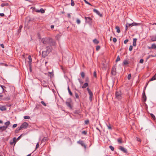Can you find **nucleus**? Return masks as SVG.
Segmentation results:
<instances>
[{
  "instance_id": "f257e3e1",
  "label": "nucleus",
  "mask_w": 156,
  "mask_h": 156,
  "mask_svg": "<svg viewBox=\"0 0 156 156\" xmlns=\"http://www.w3.org/2000/svg\"><path fill=\"white\" fill-rule=\"evenodd\" d=\"M50 38H43L42 39L41 42L44 44L46 45H49L50 44Z\"/></svg>"
},
{
  "instance_id": "f03ea898",
  "label": "nucleus",
  "mask_w": 156,
  "mask_h": 156,
  "mask_svg": "<svg viewBox=\"0 0 156 156\" xmlns=\"http://www.w3.org/2000/svg\"><path fill=\"white\" fill-rule=\"evenodd\" d=\"M122 94L120 90H117L115 93V98L118 100H120L122 98Z\"/></svg>"
},
{
  "instance_id": "7ed1b4c3",
  "label": "nucleus",
  "mask_w": 156,
  "mask_h": 156,
  "mask_svg": "<svg viewBox=\"0 0 156 156\" xmlns=\"http://www.w3.org/2000/svg\"><path fill=\"white\" fill-rule=\"evenodd\" d=\"M72 102V101L71 99V98H69L67 99V101L66 102V105L70 109H72L73 107L72 105H71Z\"/></svg>"
},
{
  "instance_id": "20e7f679",
  "label": "nucleus",
  "mask_w": 156,
  "mask_h": 156,
  "mask_svg": "<svg viewBox=\"0 0 156 156\" xmlns=\"http://www.w3.org/2000/svg\"><path fill=\"white\" fill-rule=\"evenodd\" d=\"M34 20V18H31L29 16H27L26 19L25 24L28 26L30 22L33 21Z\"/></svg>"
},
{
  "instance_id": "39448f33",
  "label": "nucleus",
  "mask_w": 156,
  "mask_h": 156,
  "mask_svg": "<svg viewBox=\"0 0 156 156\" xmlns=\"http://www.w3.org/2000/svg\"><path fill=\"white\" fill-rule=\"evenodd\" d=\"M84 18L86 20V21L87 23L90 25H91L92 22V19L90 17H86L85 16Z\"/></svg>"
},
{
  "instance_id": "423d86ee",
  "label": "nucleus",
  "mask_w": 156,
  "mask_h": 156,
  "mask_svg": "<svg viewBox=\"0 0 156 156\" xmlns=\"http://www.w3.org/2000/svg\"><path fill=\"white\" fill-rule=\"evenodd\" d=\"M87 90L90 95L89 97V100L90 101H92V98L93 96V93L88 87L87 88Z\"/></svg>"
},
{
  "instance_id": "0eeeda50",
  "label": "nucleus",
  "mask_w": 156,
  "mask_h": 156,
  "mask_svg": "<svg viewBox=\"0 0 156 156\" xmlns=\"http://www.w3.org/2000/svg\"><path fill=\"white\" fill-rule=\"evenodd\" d=\"M28 125V124L27 122H24L20 126V129H26L27 128Z\"/></svg>"
},
{
  "instance_id": "6e6552de",
  "label": "nucleus",
  "mask_w": 156,
  "mask_h": 156,
  "mask_svg": "<svg viewBox=\"0 0 156 156\" xmlns=\"http://www.w3.org/2000/svg\"><path fill=\"white\" fill-rule=\"evenodd\" d=\"M49 45H51L52 47V46H55L56 45V42L55 40H53L52 38H51Z\"/></svg>"
},
{
  "instance_id": "1a4fd4ad",
  "label": "nucleus",
  "mask_w": 156,
  "mask_h": 156,
  "mask_svg": "<svg viewBox=\"0 0 156 156\" xmlns=\"http://www.w3.org/2000/svg\"><path fill=\"white\" fill-rule=\"evenodd\" d=\"M46 50L44 51H43L42 53V57L43 58H45L49 54Z\"/></svg>"
},
{
  "instance_id": "9d476101",
  "label": "nucleus",
  "mask_w": 156,
  "mask_h": 156,
  "mask_svg": "<svg viewBox=\"0 0 156 156\" xmlns=\"http://www.w3.org/2000/svg\"><path fill=\"white\" fill-rule=\"evenodd\" d=\"M77 143L80 144L85 149H86V146L83 141L80 140L77 142Z\"/></svg>"
},
{
  "instance_id": "9b49d317",
  "label": "nucleus",
  "mask_w": 156,
  "mask_h": 156,
  "mask_svg": "<svg viewBox=\"0 0 156 156\" xmlns=\"http://www.w3.org/2000/svg\"><path fill=\"white\" fill-rule=\"evenodd\" d=\"M116 68L115 67H113L111 70V73L112 75H115L116 74Z\"/></svg>"
},
{
  "instance_id": "f8f14e48",
  "label": "nucleus",
  "mask_w": 156,
  "mask_h": 156,
  "mask_svg": "<svg viewBox=\"0 0 156 156\" xmlns=\"http://www.w3.org/2000/svg\"><path fill=\"white\" fill-rule=\"evenodd\" d=\"M142 98H143L144 100V102H145L147 100V97L145 94V90H144V91L143 92Z\"/></svg>"
},
{
  "instance_id": "ddd939ff",
  "label": "nucleus",
  "mask_w": 156,
  "mask_h": 156,
  "mask_svg": "<svg viewBox=\"0 0 156 156\" xmlns=\"http://www.w3.org/2000/svg\"><path fill=\"white\" fill-rule=\"evenodd\" d=\"M46 51L49 53H50L51 52L52 50V47L51 45H48L46 47Z\"/></svg>"
},
{
  "instance_id": "4468645a",
  "label": "nucleus",
  "mask_w": 156,
  "mask_h": 156,
  "mask_svg": "<svg viewBox=\"0 0 156 156\" xmlns=\"http://www.w3.org/2000/svg\"><path fill=\"white\" fill-rule=\"evenodd\" d=\"M1 88H0V94L2 92H6V90L5 89H4V87H5V86L3 85H1L0 87Z\"/></svg>"
},
{
  "instance_id": "2eb2a0df",
  "label": "nucleus",
  "mask_w": 156,
  "mask_h": 156,
  "mask_svg": "<svg viewBox=\"0 0 156 156\" xmlns=\"http://www.w3.org/2000/svg\"><path fill=\"white\" fill-rule=\"evenodd\" d=\"M93 11L94 12L96 13L97 14H98L99 16L101 17H102V14L100 13V12L97 9H93Z\"/></svg>"
},
{
  "instance_id": "dca6fc26",
  "label": "nucleus",
  "mask_w": 156,
  "mask_h": 156,
  "mask_svg": "<svg viewBox=\"0 0 156 156\" xmlns=\"http://www.w3.org/2000/svg\"><path fill=\"white\" fill-rule=\"evenodd\" d=\"M122 66L124 67L125 69L127 67V59H125L122 64Z\"/></svg>"
},
{
  "instance_id": "f3484780",
  "label": "nucleus",
  "mask_w": 156,
  "mask_h": 156,
  "mask_svg": "<svg viewBox=\"0 0 156 156\" xmlns=\"http://www.w3.org/2000/svg\"><path fill=\"white\" fill-rule=\"evenodd\" d=\"M128 25V26H127V27H131L133 26H136L137 25V24L135 23H127V25Z\"/></svg>"
},
{
  "instance_id": "a211bd4d",
  "label": "nucleus",
  "mask_w": 156,
  "mask_h": 156,
  "mask_svg": "<svg viewBox=\"0 0 156 156\" xmlns=\"http://www.w3.org/2000/svg\"><path fill=\"white\" fill-rule=\"evenodd\" d=\"M119 149L122 151L124 153L127 152V151L126 149L122 146H119Z\"/></svg>"
},
{
  "instance_id": "6ab92c4d",
  "label": "nucleus",
  "mask_w": 156,
  "mask_h": 156,
  "mask_svg": "<svg viewBox=\"0 0 156 156\" xmlns=\"http://www.w3.org/2000/svg\"><path fill=\"white\" fill-rule=\"evenodd\" d=\"M6 110V108L5 106H0V110L2 111H4Z\"/></svg>"
},
{
  "instance_id": "aec40b11",
  "label": "nucleus",
  "mask_w": 156,
  "mask_h": 156,
  "mask_svg": "<svg viewBox=\"0 0 156 156\" xmlns=\"http://www.w3.org/2000/svg\"><path fill=\"white\" fill-rule=\"evenodd\" d=\"M29 59L28 61V63L29 64V65H31V62L32 61V58L30 55H29L28 57Z\"/></svg>"
},
{
  "instance_id": "412c9836",
  "label": "nucleus",
  "mask_w": 156,
  "mask_h": 156,
  "mask_svg": "<svg viewBox=\"0 0 156 156\" xmlns=\"http://www.w3.org/2000/svg\"><path fill=\"white\" fill-rule=\"evenodd\" d=\"M7 129V127H5V126H0V129L1 131H3Z\"/></svg>"
},
{
  "instance_id": "4be33fe9",
  "label": "nucleus",
  "mask_w": 156,
  "mask_h": 156,
  "mask_svg": "<svg viewBox=\"0 0 156 156\" xmlns=\"http://www.w3.org/2000/svg\"><path fill=\"white\" fill-rule=\"evenodd\" d=\"M137 41L136 38H134L133 39V46L136 47V42Z\"/></svg>"
},
{
  "instance_id": "5701e85b",
  "label": "nucleus",
  "mask_w": 156,
  "mask_h": 156,
  "mask_svg": "<svg viewBox=\"0 0 156 156\" xmlns=\"http://www.w3.org/2000/svg\"><path fill=\"white\" fill-rule=\"evenodd\" d=\"M88 86V84L87 83H85L83 86H82V88L84 89L86 88Z\"/></svg>"
},
{
  "instance_id": "b1692460",
  "label": "nucleus",
  "mask_w": 156,
  "mask_h": 156,
  "mask_svg": "<svg viewBox=\"0 0 156 156\" xmlns=\"http://www.w3.org/2000/svg\"><path fill=\"white\" fill-rule=\"evenodd\" d=\"M156 79V74H155L150 80L149 81H152Z\"/></svg>"
},
{
  "instance_id": "393cba45",
  "label": "nucleus",
  "mask_w": 156,
  "mask_h": 156,
  "mask_svg": "<svg viewBox=\"0 0 156 156\" xmlns=\"http://www.w3.org/2000/svg\"><path fill=\"white\" fill-rule=\"evenodd\" d=\"M115 29L116 30V32L118 33H119L120 32V30L119 27L118 26L115 27Z\"/></svg>"
},
{
  "instance_id": "a878e982",
  "label": "nucleus",
  "mask_w": 156,
  "mask_h": 156,
  "mask_svg": "<svg viewBox=\"0 0 156 156\" xmlns=\"http://www.w3.org/2000/svg\"><path fill=\"white\" fill-rule=\"evenodd\" d=\"M151 40L153 41H156V35L153 36L151 38Z\"/></svg>"
},
{
  "instance_id": "bb28decb",
  "label": "nucleus",
  "mask_w": 156,
  "mask_h": 156,
  "mask_svg": "<svg viewBox=\"0 0 156 156\" xmlns=\"http://www.w3.org/2000/svg\"><path fill=\"white\" fill-rule=\"evenodd\" d=\"M106 125L108 129L109 130L112 129V128L111 126V125L109 123L108 124H106Z\"/></svg>"
},
{
  "instance_id": "cd10ccee",
  "label": "nucleus",
  "mask_w": 156,
  "mask_h": 156,
  "mask_svg": "<svg viewBox=\"0 0 156 156\" xmlns=\"http://www.w3.org/2000/svg\"><path fill=\"white\" fill-rule=\"evenodd\" d=\"M152 48L153 49H156V45L155 44H152L151 47L149 48Z\"/></svg>"
},
{
  "instance_id": "c85d7f7f",
  "label": "nucleus",
  "mask_w": 156,
  "mask_h": 156,
  "mask_svg": "<svg viewBox=\"0 0 156 156\" xmlns=\"http://www.w3.org/2000/svg\"><path fill=\"white\" fill-rule=\"evenodd\" d=\"M93 42L96 44H98L99 43V41L97 39H95L93 40Z\"/></svg>"
},
{
  "instance_id": "c756f323",
  "label": "nucleus",
  "mask_w": 156,
  "mask_h": 156,
  "mask_svg": "<svg viewBox=\"0 0 156 156\" xmlns=\"http://www.w3.org/2000/svg\"><path fill=\"white\" fill-rule=\"evenodd\" d=\"M67 89H68V90L69 93V94H70V95L71 96H72L73 95V93L71 91L69 86H68Z\"/></svg>"
},
{
  "instance_id": "7c9ffc66",
  "label": "nucleus",
  "mask_w": 156,
  "mask_h": 156,
  "mask_svg": "<svg viewBox=\"0 0 156 156\" xmlns=\"http://www.w3.org/2000/svg\"><path fill=\"white\" fill-rule=\"evenodd\" d=\"M75 94L76 98L78 99V100H80V99L79 98V95L76 92H75Z\"/></svg>"
},
{
  "instance_id": "2f4dec72",
  "label": "nucleus",
  "mask_w": 156,
  "mask_h": 156,
  "mask_svg": "<svg viewBox=\"0 0 156 156\" xmlns=\"http://www.w3.org/2000/svg\"><path fill=\"white\" fill-rule=\"evenodd\" d=\"M48 73H49L48 76H50L51 78V77L54 76V74L53 73V72H48Z\"/></svg>"
},
{
  "instance_id": "473e14b6",
  "label": "nucleus",
  "mask_w": 156,
  "mask_h": 156,
  "mask_svg": "<svg viewBox=\"0 0 156 156\" xmlns=\"http://www.w3.org/2000/svg\"><path fill=\"white\" fill-rule=\"evenodd\" d=\"M5 125L6 126L5 127H7V128L9 125L10 124V122L9 121H8L5 122Z\"/></svg>"
},
{
  "instance_id": "72a5a7b5",
  "label": "nucleus",
  "mask_w": 156,
  "mask_h": 156,
  "mask_svg": "<svg viewBox=\"0 0 156 156\" xmlns=\"http://www.w3.org/2000/svg\"><path fill=\"white\" fill-rule=\"evenodd\" d=\"M48 140V138L47 137H44L42 140V142L46 141Z\"/></svg>"
},
{
  "instance_id": "f704fd0d",
  "label": "nucleus",
  "mask_w": 156,
  "mask_h": 156,
  "mask_svg": "<svg viewBox=\"0 0 156 156\" xmlns=\"http://www.w3.org/2000/svg\"><path fill=\"white\" fill-rule=\"evenodd\" d=\"M21 129H20V127H18L17 129H16L15 131V133H17Z\"/></svg>"
},
{
  "instance_id": "c9c22d12",
  "label": "nucleus",
  "mask_w": 156,
  "mask_h": 156,
  "mask_svg": "<svg viewBox=\"0 0 156 156\" xmlns=\"http://www.w3.org/2000/svg\"><path fill=\"white\" fill-rule=\"evenodd\" d=\"M40 12L42 13H44L45 12V10L43 8H41L40 9Z\"/></svg>"
},
{
  "instance_id": "e433bc0d",
  "label": "nucleus",
  "mask_w": 156,
  "mask_h": 156,
  "mask_svg": "<svg viewBox=\"0 0 156 156\" xmlns=\"http://www.w3.org/2000/svg\"><path fill=\"white\" fill-rule=\"evenodd\" d=\"M120 60V58L119 55L117 56L116 60L115 61L116 62H117L119 61Z\"/></svg>"
},
{
  "instance_id": "4c0bfd02",
  "label": "nucleus",
  "mask_w": 156,
  "mask_h": 156,
  "mask_svg": "<svg viewBox=\"0 0 156 156\" xmlns=\"http://www.w3.org/2000/svg\"><path fill=\"white\" fill-rule=\"evenodd\" d=\"M76 22L78 24H80V23H81V21L80 20H79V19L77 18L76 19Z\"/></svg>"
},
{
  "instance_id": "58836bf2",
  "label": "nucleus",
  "mask_w": 156,
  "mask_h": 156,
  "mask_svg": "<svg viewBox=\"0 0 156 156\" xmlns=\"http://www.w3.org/2000/svg\"><path fill=\"white\" fill-rule=\"evenodd\" d=\"M81 77L83 78H84L85 76V74L83 72H82L81 73Z\"/></svg>"
},
{
  "instance_id": "ea45409f",
  "label": "nucleus",
  "mask_w": 156,
  "mask_h": 156,
  "mask_svg": "<svg viewBox=\"0 0 156 156\" xmlns=\"http://www.w3.org/2000/svg\"><path fill=\"white\" fill-rule=\"evenodd\" d=\"M71 5L73 6H74L75 5V3L73 0H71Z\"/></svg>"
},
{
  "instance_id": "a19ab883",
  "label": "nucleus",
  "mask_w": 156,
  "mask_h": 156,
  "mask_svg": "<svg viewBox=\"0 0 156 156\" xmlns=\"http://www.w3.org/2000/svg\"><path fill=\"white\" fill-rule=\"evenodd\" d=\"M83 0L85 2L86 4H87L90 5L92 6V5L89 2H87L86 0Z\"/></svg>"
},
{
  "instance_id": "79ce46f5",
  "label": "nucleus",
  "mask_w": 156,
  "mask_h": 156,
  "mask_svg": "<svg viewBox=\"0 0 156 156\" xmlns=\"http://www.w3.org/2000/svg\"><path fill=\"white\" fill-rule=\"evenodd\" d=\"M109 148L112 151H113L114 150V147L111 145L109 146Z\"/></svg>"
},
{
  "instance_id": "37998d69",
  "label": "nucleus",
  "mask_w": 156,
  "mask_h": 156,
  "mask_svg": "<svg viewBox=\"0 0 156 156\" xmlns=\"http://www.w3.org/2000/svg\"><path fill=\"white\" fill-rule=\"evenodd\" d=\"M100 48V46L99 45L97 46L96 47V50L98 51Z\"/></svg>"
},
{
  "instance_id": "c03bdc74",
  "label": "nucleus",
  "mask_w": 156,
  "mask_h": 156,
  "mask_svg": "<svg viewBox=\"0 0 156 156\" xmlns=\"http://www.w3.org/2000/svg\"><path fill=\"white\" fill-rule=\"evenodd\" d=\"M89 120H85L84 121L85 124L87 125L89 123Z\"/></svg>"
},
{
  "instance_id": "a18cd8bd",
  "label": "nucleus",
  "mask_w": 156,
  "mask_h": 156,
  "mask_svg": "<svg viewBox=\"0 0 156 156\" xmlns=\"http://www.w3.org/2000/svg\"><path fill=\"white\" fill-rule=\"evenodd\" d=\"M93 76L95 78L97 77L96 72V71H94V72Z\"/></svg>"
},
{
  "instance_id": "49530a36",
  "label": "nucleus",
  "mask_w": 156,
  "mask_h": 156,
  "mask_svg": "<svg viewBox=\"0 0 156 156\" xmlns=\"http://www.w3.org/2000/svg\"><path fill=\"white\" fill-rule=\"evenodd\" d=\"M3 100H4L8 101L10 100V98L8 97H7L6 98H4Z\"/></svg>"
},
{
  "instance_id": "de8ad7c7",
  "label": "nucleus",
  "mask_w": 156,
  "mask_h": 156,
  "mask_svg": "<svg viewBox=\"0 0 156 156\" xmlns=\"http://www.w3.org/2000/svg\"><path fill=\"white\" fill-rule=\"evenodd\" d=\"M41 103L44 106H47L46 104L44 101H41Z\"/></svg>"
},
{
  "instance_id": "09e8293b",
  "label": "nucleus",
  "mask_w": 156,
  "mask_h": 156,
  "mask_svg": "<svg viewBox=\"0 0 156 156\" xmlns=\"http://www.w3.org/2000/svg\"><path fill=\"white\" fill-rule=\"evenodd\" d=\"M131 75V74H129L127 76V79L128 80H130V79Z\"/></svg>"
},
{
  "instance_id": "8fccbe9b",
  "label": "nucleus",
  "mask_w": 156,
  "mask_h": 156,
  "mask_svg": "<svg viewBox=\"0 0 156 156\" xmlns=\"http://www.w3.org/2000/svg\"><path fill=\"white\" fill-rule=\"evenodd\" d=\"M112 40L113 42L115 43L117 41V39L116 38L114 37L113 38Z\"/></svg>"
},
{
  "instance_id": "3c124183",
  "label": "nucleus",
  "mask_w": 156,
  "mask_h": 156,
  "mask_svg": "<svg viewBox=\"0 0 156 156\" xmlns=\"http://www.w3.org/2000/svg\"><path fill=\"white\" fill-rule=\"evenodd\" d=\"M136 140L138 141V142H140L141 141V139L138 137H136Z\"/></svg>"
},
{
  "instance_id": "603ef678",
  "label": "nucleus",
  "mask_w": 156,
  "mask_h": 156,
  "mask_svg": "<svg viewBox=\"0 0 156 156\" xmlns=\"http://www.w3.org/2000/svg\"><path fill=\"white\" fill-rule=\"evenodd\" d=\"M29 70L30 72H31L32 71L31 65H29Z\"/></svg>"
},
{
  "instance_id": "864d4df0",
  "label": "nucleus",
  "mask_w": 156,
  "mask_h": 156,
  "mask_svg": "<svg viewBox=\"0 0 156 156\" xmlns=\"http://www.w3.org/2000/svg\"><path fill=\"white\" fill-rule=\"evenodd\" d=\"M117 141L119 143H122L121 140L120 139H118Z\"/></svg>"
},
{
  "instance_id": "5fc2aeb1",
  "label": "nucleus",
  "mask_w": 156,
  "mask_h": 156,
  "mask_svg": "<svg viewBox=\"0 0 156 156\" xmlns=\"http://www.w3.org/2000/svg\"><path fill=\"white\" fill-rule=\"evenodd\" d=\"M132 49H133V46H132V45L130 46L129 47V50L130 51H131L132 50Z\"/></svg>"
},
{
  "instance_id": "6e6d98bb",
  "label": "nucleus",
  "mask_w": 156,
  "mask_h": 156,
  "mask_svg": "<svg viewBox=\"0 0 156 156\" xmlns=\"http://www.w3.org/2000/svg\"><path fill=\"white\" fill-rule=\"evenodd\" d=\"M14 143V141L12 140L10 141L9 143L11 145H12Z\"/></svg>"
},
{
  "instance_id": "4d7b16f0",
  "label": "nucleus",
  "mask_w": 156,
  "mask_h": 156,
  "mask_svg": "<svg viewBox=\"0 0 156 156\" xmlns=\"http://www.w3.org/2000/svg\"><path fill=\"white\" fill-rule=\"evenodd\" d=\"M144 60L142 59H141L140 60V63H143L144 62Z\"/></svg>"
},
{
  "instance_id": "13d9d810",
  "label": "nucleus",
  "mask_w": 156,
  "mask_h": 156,
  "mask_svg": "<svg viewBox=\"0 0 156 156\" xmlns=\"http://www.w3.org/2000/svg\"><path fill=\"white\" fill-rule=\"evenodd\" d=\"M82 133L84 135H86L87 133V132L85 131H83L82 132Z\"/></svg>"
},
{
  "instance_id": "bf43d9fd",
  "label": "nucleus",
  "mask_w": 156,
  "mask_h": 156,
  "mask_svg": "<svg viewBox=\"0 0 156 156\" xmlns=\"http://www.w3.org/2000/svg\"><path fill=\"white\" fill-rule=\"evenodd\" d=\"M6 5H7L6 4H5L4 3H2L1 4V6L2 7H4V6H6Z\"/></svg>"
},
{
  "instance_id": "052dcab7",
  "label": "nucleus",
  "mask_w": 156,
  "mask_h": 156,
  "mask_svg": "<svg viewBox=\"0 0 156 156\" xmlns=\"http://www.w3.org/2000/svg\"><path fill=\"white\" fill-rule=\"evenodd\" d=\"M17 126V124H13L12 126V127L13 128H14L16 127Z\"/></svg>"
},
{
  "instance_id": "680f3d73",
  "label": "nucleus",
  "mask_w": 156,
  "mask_h": 156,
  "mask_svg": "<svg viewBox=\"0 0 156 156\" xmlns=\"http://www.w3.org/2000/svg\"><path fill=\"white\" fill-rule=\"evenodd\" d=\"M78 80H79V82L80 83L82 84L83 83V82L81 80V79H78Z\"/></svg>"
},
{
  "instance_id": "e2e57ef3",
  "label": "nucleus",
  "mask_w": 156,
  "mask_h": 156,
  "mask_svg": "<svg viewBox=\"0 0 156 156\" xmlns=\"http://www.w3.org/2000/svg\"><path fill=\"white\" fill-rule=\"evenodd\" d=\"M16 140L17 139H16V137L13 138V141H14L15 144L16 142Z\"/></svg>"
},
{
  "instance_id": "0e129e2a",
  "label": "nucleus",
  "mask_w": 156,
  "mask_h": 156,
  "mask_svg": "<svg viewBox=\"0 0 156 156\" xmlns=\"http://www.w3.org/2000/svg\"><path fill=\"white\" fill-rule=\"evenodd\" d=\"M39 147V143H37L36 145V149L38 148Z\"/></svg>"
},
{
  "instance_id": "69168bd1",
  "label": "nucleus",
  "mask_w": 156,
  "mask_h": 156,
  "mask_svg": "<svg viewBox=\"0 0 156 156\" xmlns=\"http://www.w3.org/2000/svg\"><path fill=\"white\" fill-rule=\"evenodd\" d=\"M150 81H148L146 83V86L145 87H144V90H145V89H146V87H147V86L148 83H149V82Z\"/></svg>"
},
{
  "instance_id": "338daca9",
  "label": "nucleus",
  "mask_w": 156,
  "mask_h": 156,
  "mask_svg": "<svg viewBox=\"0 0 156 156\" xmlns=\"http://www.w3.org/2000/svg\"><path fill=\"white\" fill-rule=\"evenodd\" d=\"M0 16L2 17H3L4 16V14L3 13H0Z\"/></svg>"
},
{
  "instance_id": "774afa93",
  "label": "nucleus",
  "mask_w": 156,
  "mask_h": 156,
  "mask_svg": "<svg viewBox=\"0 0 156 156\" xmlns=\"http://www.w3.org/2000/svg\"><path fill=\"white\" fill-rule=\"evenodd\" d=\"M2 48H4V44H0Z\"/></svg>"
}]
</instances>
